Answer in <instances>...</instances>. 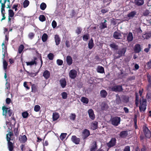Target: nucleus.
<instances>
[{"mask_svg":"<svg viewBox=\"0 0 151 151\" xmlns=\"http://www.w3.org/2000/svg\"><path fill=\"white\" fill-rule=\"evenodd\" d=\"M14 134L12 132H9L6 135V139L7 141V147L9 151H13L14 147L13 143L10 141L11 137Z\"/></svg>","mask_w":151,"mask_h":151,"instance_id":"f257e3e1","label":"nucleus"},{"mask_svg":"<svg viewBox=\"0 0 151 151\" xmlns=\"http://www.w3.org/2000/svg\"><path fill=\"white\" fill-rule=\"evenodd\" d=\"M2 110L3 111L2 114L3 116H4L6 117L8 116H11L12 112L10 108H8L4 106L2 107Z\"/></svg>","mask_w":151,"mask_h":151,"instance_id":"f03ea898","label":"nucleus"},{"mask_svg":"<svg viewBox=\"0 0 151 151\" xmlns=\"http://www.w3.org/2000/svg\"><path fill=\"white\" fill-rule=\"evenodd\" d=\"M111 121L113 125L117 126L120 123V118L117 116L111 119Z\"/></svg>","mask_w":151,"mask_h":151,"instance_id":"7ed1b4c3","label":"nucleus"},{"mask_svg":"<svg viewBox=\"0 0 151 151\" xmlns=\"http://www.w3.org/2000/svg\"><path fill=\"white\" fill-rule=\"evenodd\" d=\"M116 141L115 138H112L109 142L107 143V146L109 148L115 146L116 144Z\"/></svg>","mask_w":151,"mask_h":151,"instance_id":"20e7f679","label":"nucleus"},{"mask_svg":"<svg viewBox=\"0 0 151 151\" xmlns=\"http://www.w3.org/2000/svg\"><path fill=\"white\" fill-rule=\"evenodd\" d=\"M143 129L146 137L148 138H150L151 136V134L148 128L145 126L143 127Z\"/></svg>","mask_w":151,"mask_h":151,"instance_id":"39448f33","label":"nucleus"},{"mask_svg":"<svg viewBox=\"0 0 151 151\" xmlns=\"http://www.w3.org/2000/svg\"><path fill=\"white\" fill-rule=\"evenodd\" d=\"M77 75V72L76 70L72 69L70 71L69 73V76L71 79H75Z\"/></svg>","mask_w":151,"mask_h":151,"instance_id":"423d86ee","label":"nucleus"},{"mask_svg":"<svg viewBox=\"0 0 151 151\" xmlns=\"http://www.w3.org/2000/svg\"><path fill=\"white\" fill-rule=\"evenodd\" d=\"M122 89V86L116 85L111 88V90L115 92H119Z\"/></svg>","mask_w":151,"mask_h":151,"instance_id":"0eeeda50","label":"nucleus"},{"mask_svg":"<svg viewBox=\"0 0 151 151\" xmlns=\"http://www.w3.org/2000/svg\"><path fill=\"white\" fill-rule=\"evenodd\" d=\"M82 134L84 139H86L90 134L89 131L87 129H85L83 130Z\"/></svg>","mask_w":151,"mask_h":151,"instance_id":"6e6552de","label":"nucleus"},{"mask_svg":"<svg viewBox=\"0 0 151 151\" xmlns=\"http://www.w3.org/2000/svg\"><path fill=\"white\" fill-rule=\"evenodd\" d=\"M88 113L90 119L92 120H94L95 118V116L93 110L91 109H90L88 110Z\"/></svg>","mask_w":151,"mask_h":151,"instance_id":"1a4fd4ad","label":"nucleus"},{"mask_svg":"<svg viewBox=\"0 0 151 151\" xmlns=\"http://www.w3.org/2000/svg\"><path fill=\"white\" fill-rule=\"evenodd\" d=\"M147 78L148 83L147 86L146 88L147 90H149L151 88V76L149 74H148Z\"/></svg>","mask_w":151,"mask_h":151,"instance_id":"9d476101","label":"nucleus"},{"mask_svg":"<svg viewBox=\"0 0 151 151\" xmlns=\"http://www.w3.org/2000/svg\"><path fill=\"white\" fill-rule=\"evenodd\" d=\"M54 39L56 45H58L60 44L61 42V40L59 36L57 34L55 35Z\"/></svg>","mask_w":151,"mask_h":151,"instance_id":"9b49d317","label":"nucleus"},{"mask_svg":"<svg viewBox=\"0 0 151 151\" xmlns=\"http://www.w3.org/2000/svg\"><path fill=\"white\" fill-rule=\"evenodd\" d=\"M134 51L135 53L139 52L141 50V48L140 45L139 44H136L134 47Z\"/></svg>","mask_w":151,"mask_h":151,"instance_id":"f8f14e48","label":"nucleus"},{"mask_svg":"<svg viewBox=\"0 0 151 151\" xmlns=\"http://www.w3.org/2000/svg\"><path fill=\"white\" fill-rule=\"evenodd\" d=\"M71 140L76 144H78L79 143L80 139V138L77 137L76 136L74 135L72 136Z\"/></svg>","mask_w":151,"mask_h":151,"instance_id":"ddd939ff","label":"nucleus"},{"mask_svg":"<svg viewBox=\"0 0 151 151\" xmlns=\"http://www.w3.org/2000/svg\"><path fill=\"white\" fill-rule=\"evenodd\" d=\"M34 60L32 61L29 62H26L27 65H32L34 64L36 65L37 64V62L36 61L37 60V58L36 57H34L33 58Z\"/></svg>","mask_w":151,"mask_h":151,"instance_id":"4468645a","label":"nucleus"},{"mask_svg":"<svg viewBox=\"0 0 151 151\" xmlns=\"http://www.w3.org/2000/svg\"><path fill=\"white\" fill-rule=\"evenodd\" d=\"M98 122L96 121H93L91 124V129L95 130L98 128Z\"/></svg>","mask_w":151,"mask_h":151,"instance_id":"2eb2a0df","label":"nucleus"},{"mask_svg":"<svg viewBox=\"0 0 151 151\" xmlns=\"http://www.w3.org/2000/svg\"><path fill=\"white\" fill-rule=\"evenodd\" d=\"M43 76L46 79H47L50 77V73L48 70H46L44 72Z\"/></svg>","mask_w":151,"mask_h":151,"instance_id":"dca6fc26","label":"nucleus"},{"mask_svg":"<svg viewBox=\"0 0 151 151\" xmlns=\"http://www.w3.org/2000/svg\"><path fill=\"white\" fill-rule=\"evenodd\" d=\"M60 85L62 88H64L66 86V81L65 78H61L60 80Z\"/></svg>","mask_w":151,"mask_h":151,"instance_id":"f3484780","label":"nucleus"},{"mask_svg":"<svg viewBox=\"0 0 151 151\" xmlns=\"http://www.w3.org/2000/svg\"><path fill=\"white\" fill-rule=\"evenodd\" d=\"M66 61L67 64L69 65H70L72 64V58L71 56L70 55H68L67 56Z\"/></svg>","mask_w":151,"mask_h":151,"instance_id":"a211bd4d","label":"nucleus"},{"mask_svg":"<svg viewBox=\"0 0 151 151\" xmlns=\"http://www.w3.org/2000/svg\"><path fill=\"white\" fill-rule=\"evenodd\" d=\"M113 37L115 39H119L122 37V35L120 32L115 31L114 33Z\"/></svg>","mask_w":151,"mask_h":151,"instance_id":"6ab92c4d","label":"nucleus"},{"mask_svg":"<svg viewBox=\"0 0 151 151\" xmlns=\"http://www.w3.org/2000/svg\"><path fill=\"white\" fill-rule=\"evenodd\" d=\"M92 145L90 149V151H95L97 149V143L96 141H94L92 143Z\"/></svg>","mask_w":151,"mask_h":151,"instance_id":"aec40b11","label":"nucleus"},{"mask_svg":"<svg viewBox=\"0 0 151 151\" xmlns=\"http://www.w3.org/2000/svg\"><path fill=\"white\" fill-rule=\"evenodd\" d=\"M100 95L101 97L105 98L107 95V93L105 90H102L100 92Z\"/></svg>","mask_w":151,"mask_h":151,"instance_id":"412c9836","label":"nucleus"},{"mask_svg":"<svg viewBox=\"0 0 151 151\" xmlns=\"http://www.w3.org/2000/svg\"><path fill=\"white\" fill-rule=\"evenodd\" d=\"M133 39V34L131 32H129L127 36V40L128 42L132 41Z\"/></svg>","mask_w":151,"mask_h":151,"instance_id":"4be33fe9","label":"nucleus"},{"mask_svg":"<svg viewBox=\"0 0 151 151\" xmlns=\"http://www.w3.org/2000/svg\"><path fill=\"white\" fill-rule=\"evenodd\" d=\"M101 109L102 110H106L109 108L107 104L106 103H103L101 104Z\"/></svg>","mask_w":151,"mask_h":151,"instance_id":"5701e85b","label":"nucleus"},{"mask_svg":"<svg viewBox=\"0 0 151 151\" xmlns=\"http://www.w3.org/2000/svg\"><path fill=\"white\" fill-rule=\"evenodd\" d=\"M132 133V132L130 131H123V137H129Z\"/></svg>","mask_w":151,"mask_h":151,"instance_id":"b1692460","label":"nucleus"},{"mask_svg":"<svg viewBox=\"0 0 151 151\" xmlns=\"http://www.w3.org/2000/svg\"><path fill=\"white\" fill-rule=\"evenodd\" d=\"M59 117V114L57 112H54L53 113L52 119L54 121L57 120Z\"/></svg>","mask_w":151,"mask_h":151,"instance_id":"393cba45","label":"nucleus"},{"mask_svg":"<svg viewBox=\"0 0 151 151\" xmlns=\"http://www.w3.org/2000/svg\"><path fill=\"white\" fill-rule=\"evenodd\" d=\"M97 70L98 73H103L105 72L104 68L102 66H98L97 68Z\"/></svg>","mask_w":151,"mask_h":151,"instance_id":"a878e982","label":"nucleus"},{"mask_svg":"<svg viewBox=\"0 0 151 151\" xmlns=\"http://www.w3.org/2000/svg\"><path fill=\"white\" fill-rule=\"evenodd\" d=\"M94 46V43L93 41L92 38H91V39L89 41L88 43V48L91 49Z\"/></svg>","mask_w":151,"mask_h":151,"instance_id":"bb28decb","label":"nucleus"},{"mask_svg":"<svg viewBox=\"0 0 151 151\" xmlns=\"http://www.w3.org/2000/svg\"><path fill=\"white\" fill-rule=\"evenodd\" d=\"M48 38V36L46 33H44L42 37V40L43 42H45L47 41Z\"/></svg>","mask_w":151,"mask_h":151,"instance_id":"cd10ccee","label":"nucleus"},{"mask_svg":"<svg viewBox=\"0 0 151 151\" xmlns=\"http://www.w3.org/2000/svg\"><path fill=\"white\" fill-rule=\"evenodd\" d=\"M19 140L20 141L23 143H25L26 142L27 140V138L25 135L22 136L20 137Z\"/></svg>","mask_w":151,"mask_h":151,"instance_id":"c85d7f7f","label":"nucleus"},{"mask_svg":"<svg viewBox=\"0 0 151 151\" xmlns=\"http://www.w3.org/2000/svg\"><path fill=\"white\" fill-rule=\"evenodd\" d=\"M39 71H38L37 72L35 73H30L29 71H27V70H25V72H27V74L29 76H30L31 77H34L36 76V75L38 73Z\"/></svg>","mask_w":151,"mask_h":151,"instance_id":"c756f323","label":"nucleus"},{"mask_svg":"<svg viewBox=\"0 0 151 151\" xmlns=\"http://www.w3.org/2000/svg\"><path fill=\"white\" fill-rule=\"evenodd\" d=\"M135 3L138 6H141L144 4V0H136Z\"/></svg>","mask_w":151,"mask_h":151,"instance_id":"7c9ffc66","label":"nucleus"},{"mask_svg":"<svg viewBox=\"0 0 151 151\" xmlns=\"http://www.w3.org/2000/svg\"><path fill=\"white\" fill-rule=\"evenodd\" d=\"M135 11H132L128 14L127 16L129 19L133 18L136 14Z\"/></svg>","mask_w":151,"mask_h":151,"instance_id":"2f4dec72","label":"nucleus"},{"mask_svg":"<svg viewBox=\"0 0 151 151\" xmlns=\"http://www.w3.org/2000/svg\"><path fill=\"white\" fill-rule=\"evenodd\" d=\"M109 46L110 47L113 49L115 50H117L118 49V46L114 43L110 44Z\"/></svg>","mask_w":151,"mask_h":151,"instance_id":"473e14b6","label":"nucleus"},{"mask_svg":"<svg viewBox=\"0 0 151 151\" xmlns=\"http://www.w3.org/2000/svg\"><path fill=\"white\" fill-rule=\"evenodd\" d=\"M81 101L83 103L87 104L89 101L88 99L86 97H83L81 98Z\"/></svg>","mask_w":151,"mask_h":151,"instance_id":"72a5a7b5","label":"nucleus"},{"mask_svg":"<svg viewBox=\"0 0 151 151\" xmlns=\"http://www.w3.org/2000/svg\"><path fill=\"white\" fill-rule=\"evenodd\" d=\"M151 36V34L150 33H147L144 34L142 35V37L144 39H148L150 38Z\"/></svg>","mask_w":151,"mask_h":151,"instance_id":"f704fd0d","label":"nucleus"},{"mask_svg":"<svg viewBox=\"0 0 151 151\" xmlns=\"http://www.w3.org/2000/svg\"><path fill=\"white\" fill-rule=\"evenodd\" d=\"M22 116L23 118H27L29 116V114L27 111H25L22 113Z\"/></svg>","mask_w":151,"mask_h":151,"instance_id":"c9c22d12","label":"nucleus"},{"mask_svg":"<svg viewBox=\"0 0 151 151\" xmlns=\"http://www.w3.org/2000/svg\"><path fill=\"white\" fill-rule=\"evenodd\" d=\"M8 65V63L6 60H3V65L4 69L5 70V72H6V70L7 68V66Z\"/></svg>","mask_w":151,"mask_h":151,"instance_id":"e433bc0d","label":"nucleus"},{"mask_svg":"<svg viewBox=\"0 0 151 151\" xmlns=\"http://www.w3.org/2000/svg\"><path fill=\"white\" fill-rule=\"evenodd\" d=\"M14 14V12L12 10L9 9L8 10V14L9 17H13Z\"/></svg>","mask_w":151,"mask_h":151,"instance_id":"4c0bfd02","label":"nucleus"},{"mask_svg":"<svg viewBox=\"0 0 151 151\" xmlns=\"http://www.w3.org/2000/svg\"><path fill=\"white\" fill-rule=\"evenodd\" d=\"M29 2L28 0H25L23 3V7L24 8H25L27 7L29 5Z\"/></svg>","mask_w":151,"mask_h":151,"instance_id":"58836bf2","label":"nucleus"},{"mask_svg":"<svg viewBox=\"0 0 151 151\" xmlns=\"http://www.w3.org/2000/svg\"><path fill=\"white\" fill-rule=\"evenodd\" d=\"M14 132L15 136L17 137L19 135V131L18 130V127L14 128Z\"/></svg>","mask_w":151,"mask_h":151,"instance_id":"ea45409f","label":"nucleus"},{"mask_svg":"<svg viewBox=\"0 0 151 151\" xmlns=\"http://www.w3.org/2000/svg\"><path fill=\"white\" fill-rule=\"evenodd\" d=\"M24 46L23 45H21L19 47L18 51V52L20 54L22 53V51L24 49Z\"/></svg>","mask_w":151,"mask_h":151,"instance_id":"a19ab883","label":"nucleus"},{"mask_svg":"<svg viewBox=\"0 0 151 151\" xmlns=\"http://www.w3.org/2000/svg\"><path fill=\"white\" fill-rule=\"evenodd\" d=\"M39 18V20L42 22H43L46 20V18L43 15H40Z\"/></svg>","mask_w":151,"mask_h":151,"instance_id":"79ce46f5","label":"nucleus"},{"mask_svg":"<svg viewBox=\"0 0 151 151\" xmlns=\"http://www.w3.org/2000/svg\"><path fill=\"white\" fill-rule=\"evenodd\" d=\"M146 105H140L139 106V109L140 111L144 112L146 109Z\"/></svg>","mask_w":151,"mask_h":151,"instance_id":"37998d69","label":"nucleus"},{"mask_svg":"<svg viewBox=\"0 0 151 151\" xmlns=\"http://www.w3.org/2000/svg\"><path fill=\"white\" fill-rule=\"evenodd\" d=\"M46 4L45 3L43 2L40 5V8L41 10H44L46 8Z\"/></svg>","mask_w":151,"mask_h":151,"instance_id":"c03bdc74","label":"nucleus"},{"mask_svg":"<svg viewBox=\"0 0 151 151\" xmlns=\"http://www.w3.org/2000/svg\"><path fill=\"white\" fill-rule=\"evenodd\" d=\"M32 91L35 93L37 91V86L35 84H33L32 86Z\"/></svg>","mask_w":151,"mask_h":151,"instance_id":"a18cd8bd","label":"nucleus"},{"mask_svg":"<svg viewBox=\"0 0 151 151\" xmlns=\"http://www.w3.org/2000/svg\"><path fill=\"white\" fill-rule=\"evenodd\" d=\"M107 24H104L101 22L100 24V28L101 29H103L107 28Z\"/></svg>","mask_w":151,"mask_h":151,"instance_id":"49530a36","label":"nucleus"},{"mask_svg":"<svg viewBox=\"0 0 151 151\" xmlns=\"http://www.w3.org/2000/svg\"><path fill=\"white\" fill-rule=\"evenodd\" d=\"M62 98L63 99H66L68 97V94L66 92H63L61 93Z\"/></svg>","mask_w":151,"mask_h":151,"instance_id":"de8ad7c7","label":"nucleus"},{"mask_svg":"<svg viewBox=\"0 0 151 151\" xmlns=\"http://www.w3.org/2000/svg\"><path fill=\"white\" fill-rule=\"evenodd\" d=\"M135 104L136 106H137L138 104L139 99V95L137 93H136Z\"/></svg>","mask_w":151,"mask_h":151,"instance_id":"09e8293b","label":"nucleus"},{"mask_svg":"<svg viewBox=\"0 0 151 151\" xmlns=\"http://www.w3.org/2000/svg\"><path fill=\"white\" fill-rule=\"evenodd\" d=\"M89 36L88 34L84 35L83 37V40L84 41H87L88 39Z\"/></svg>","mask_w":151,"mask_h":151,"instance_id":"8fccbe9b","label":"nucleus"},{"mask_svg":"<svg viewBox=\"0 0 151 151\" xmlns=\"http://www.w3.org/2000/svg\"><path fill=\"white\" fill-rule=\"evenodd\" d=\"M40 109V106L38 105L35 106L34 108V110L36 112H38Z\"/></svg>","mask_w":151,"mask_h":151,"instance_id":"3c124183","label":"nucleus"},{"mask_svg":"<svg viewBox=\"0 0 151 151\" xmlns=\"http://www.w3.org/2000/svg\"><path fill=\"white\" fill-rule=\"evenodd\" d=\"M67 134L66 133H62L61 134L60 136V138L61 140H63Z\"/></svg>","mask_w":151,"mask_h":151,"instance_id":"603ef678","label":"nucleus"},{"mask_svg":"<svg viewBox=\"0 0 151 151\" xmlns=\"http://www.w3.org/2000/svg\"><path fill=\"white\" fill-rule=\"evenodd\" d=\"M18 6H20V4H14L12 7V9H14L15 11H16L18 10L17 7H18Z\"/></svg>","mask_w":151,"mask_h":151,"instance_id":"864d4df0","label":"nucleus"},{"mask_svg":"<svg viewBox=\"0 0 151 151\" xmlns=\"http://www.w3.org/2000/svg\"><path fill=\"white\" fill-rule=\"evenodd\" d=\"M48 59L50 60H52L54 58V55L52 53H49L47 56Z\"/></svg>","mask_w":151,"mask_h":151,"instance_id":"5fc2aeb1","label":"nucleus"},{"mask_svg":"<svg viewBox=\"0 0 151 151\" xmlns=\"http://www.w3.org/2000/svg\"><path fill=\"white\" fill-rule=\"evenodd\" d=\"M76 115L75 114L72 113L71 115L70 116V119L72 120H74L76 118Z\"/></svg>","mask_w":151,"mask_h":151,"instance_id":"6e6d98bb","label":"nucleus"},{"mask_svg":"<svg viewBox=\"0 0 151 151\" xmlns=\"http://www.w3.org/2000/svg\"><path fill=\"white\" fill-rule=\"evenodd\" d=\"M6 88L5 89H6L9 91L10 88V83L6 82L5 84Z\"/></svg>","mask_w":151,"mask_h":151,"instance_id":"4d7b16f0","label":"nucleus"},{"mask_svg":"<svg viewBox=\"0 0 151 151\" xmlns=\"http://www.w3.org/2000/svg\"><path fill=\"white\" fill-rule=\"evenodd\" d=\"M146 100L145 99H142L140 101V105H146Z\"/></svg>","mask_w":151,"mask_h":151,"instance_id":"13d9d810","label":"nucleus"},{"mask_svg":"<svg viewBox=\"0 0 151 151\" xmlns=\"http://www.w3.org/2000/svg\"><path fill=\"white\" fill-rule=\"evenodd\" d=\"M1 14L2 16L3 17L1 19V21H2V20H4L5 19L6 17L5 15V11H1Z\"/></svg>","mask_w":151,"mask_h":151,"instance_id":"bf43d9fd","label":"nucleus"},{"mask_svg":"<svg viewBox=\"0 0 151 151\" xmlns=\"http://www.w3.org/2000/svg\"><path fill=\"white\" fill-rule=\"evenodd\" d=\"M82 31V29L80 27H78L76 30V33L78 34H80Z\"/></svg>","mask_w":151,"mask_h":151,"instance_id":"052dcab7","label":"nucleus"},{"mask_svg":"<svg viewBox=\"0 0 151 151\" xmlns=\"http://www.w3.org/2000/svg\"><path fill=\"white\" fill-rule=\"evenodd\" d=\"M35 36V34L33 32H30L29 33L28 36L29 38L31 39H32Z\"/></svg>","mask_w":151,"mask_h":151,"instance_id":"680f3d73","label":"nucleus"},{"mask_svg":"<svg viewBox=\"0 0 151 151\" xmlns=\"http://www.w3.org/2000/svg\"><path fill=\"white\" fill-rule=\"evenodd\" d=\"M63 63V61L60 59H58L57 60V63L59 65H62Z\"/></svg>","mask_w":151,"mask_h":151,"instance_id":"e2e57ef3","label":"nucleus"},{"mask_svg":"<svg viewBox=\"0 0 151 151\" xmlns=\"http://www.w3.org/2000/svg\"><path fill=\"white\" fill-rule=\"evenodd\" d=\"M150 13L149 11L146 10L144 12L143 14L145 16H147Z\"/></svg>","mask_w":151,"mask_h":151,"instance_id":"0e129e2a","label":"nucleus"},{"mask_svg":"<svg viewBox=\"0 0 151 151\" xmlns=\"http://www.w3.org/2000/svg\"><path fill=\"white\" fill-rule=\"evenodd\" d=\"M57 22H56L54 20H53L52 23V27L53 28H55L57 26Z\"/></svg>","mask_w":151,"mask_h":151,"instance_id":"69168bd1","label":"nucleus"},{"mask_svg":"<svg viewBox=\"0 0 151 151\" xmlns=\"http://www.w3.org/2000/svg\"><path fill=\"white\" fill-rule=\"evenodd\" d=\"M4 3H1V11H5L4 8H5L6 6Z\"/></svg>","mask_w":151,"mask_h":151,"instance_id":"338daca9","label":"nucleus"},{"mask_svg":"<svg viewBox=\"0 0 151 151\" xmlns=\"http://www.w3.org/2000/svg\"><path fill=\"white\" fill-rule=\"evenodd\" d=\"M123 151H130V147L129 146H127L124 148Z\"/></svg>","mask_w":151,"mask_h":151,"instance_id":"774afa93","label":"nucleus"}]
</instances>
